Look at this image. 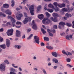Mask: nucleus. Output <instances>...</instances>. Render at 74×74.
Wrapping results in <instances>:
<instances>
[{
    "mask_svg": "<svg viewBox=\"0 0 74 74\" xmlns=\"http://www.w3.org/2000/svg\"><path fill=\"white\" fill-rule=\"evenodd\" d=\"M53 16L54 17V18L52 17H51L50 18V19L53 22H57L58 21V18H57V17L59 16V15L58 14L56 13H53L52 14Z\"/></svg>",
    "mask_w": 74,
    "mask_h": 74,
    "instance_id": "1",
    "label": "nucleus"
},
{
    "mask_svg": "<svg viewBox=\"0 0 74 74\" xmlns=\"http://www.w3.org/2000/svg\"><path fill=\"white\" fill-rule=\"evenodd\" d=\"M8 19H11V22H12V26L13 27L15 26V22H16V21L15 20L14 18L12 16H8Z\"/></svg>",
    "mask_w": 74,
    "mask_h": 74,
    "instance_id": "2",
    "label": "nucleus"
},
{
    "mask_svg": "<svg viewBox=\"0 0 74 74\" xmlns=\"http://www.w3.org/2000/svg\"><path fill=\"white\" fill-rule=\"evenodd\" d=\"M42 23L43 24L45 25H48L50 23H51V21L49 19H48V18H45L42 21Z\"/></svg>",
    "mask_w": 74,
    "mask_h": 74,
    "instance_id": "3",
    "label": "nucleus"
},
{
    "mask_svg": "<svg viewBox=\"0 0 74 74\" xmlns=\"http://www.w3.org/2000/svg\"><path fill=\"white\" fill-rule=\"evenodd\" d=\"M34 5H31L29 8V10L31 15H34Z\"/></svg>",
    "mask_w": 74,
    "mask_h": 74,
    "instance_id": "4",
    "label": "nucleus"
},
{
    "mask_svg": "<svg viewBox=\"0 0 74 74\" xmlns=\"http://www.w3.org/2000/svg\"><path fill=\"white\" fill-rule=\"evenodd\" d=\"M58 27L59 29H63L64 25H66V23L64 22H61L59 24Z\"/></svg>",
    "mask_w": 74,
    "mask_h": 74,
    "instance_id": "5",
    "label": "nucleus"
},
{
    "mask_svg": "<svg viewBox=\"0 0 74 74\" xmlns=\"http://www.w3.org/2000/svg\"><path fill=\"white\" fill-rule=\"evenodd\" d=\"M13 32H14V29H8L7 32L6 33L8 36H12L13 34Z\"/></svg>",
    "mask_w": 74,
    "mask_h": 74,
    "instance_id": "6",
    "label": "nucleus"
},
{
    "mask_svg": "<svg viewBox=\"0 0 74 74\" xmlns=\"http://www.w3.org/2000/svg\"><path fill=\"white\" fill-rule=\"evenodd\" d=\"M31 20V17H27L25 18V20L23 21V23L24 24H26L28 22H30Z\"/></svg>",
    "mask_w": 74,
    "mask_h": 74,
    "instance_id": "7",
    "label": "nucleus"
},
{
    "mask_svg": "<svg viewBox=\"0 0 74 74\" xmlns=\"http://www.w3.org/2000/svg\"><path fill=\"white\" fill-rule=\"evenodd\" d=\"M73 10V8H68V9L66 8H63L62 9V11L64 12H71Z\"/></svg>",
    "mask_w": 74,
    "mask_h": 74,
    "instance_id": "8",
    "label": "nucleus"
},
{
    "mask_svg": "<svg viewBox=\"0 0 74 74\" xmlns=\"http://www.w3.org/2000/svg\"><path fill=\"white\" fill-rule=\"evenodd\" d=\"M32 25L33 26L32 28L34 30H36L37 29L36 24L34 22V20L33 21L32 23Z\"/></svg>",
    "mask_w": 74,
    "mask_h": 74,
    "instance_id": "9",
    "label": "nucleus"
},
{
    "mask_svg": "<svg viewBox=\"0 0 74 74\" xmlns=\"http://www.w3.org/2000/svg\"><path fill=\"white\" fill-rule=\"evenodd\" d=\"M34 39L36 42V43L39 44H40V40H39V38L37 36H34Z\"/></svg>",
    "mask_w": 74,
    "mask_h": 74,
    "instance_id": "10",
    "label": "nucleus"
},
{
    "mask_svg": "<svg viewBox=\"0 0 74 74\" xmlns=\"http://www.w3.org/2000/svg\"><path fill=\"white\" fill-rule=\"evenodd\" d=\"M21 36V32L18 30H16V36L17 37H19Z\"/></svg>",
    "mask_w": 74,
    "mask_h": 74,
    "instance_id": "11",
    "label": "nucleus"
},
{
    "mask_svg": "<svg viewBox=\"0 0 74 74\" xmlns=\"http://www.w3.org/2000/svg\"><path fill=\"white\" fill-rule=\"evenodd\" d=\"M0 70L1 71H3L5 70V65L1 64L0 66Z\"/></svg>",
    "mask_w": 74,
    "mask_h": 74,
    "instance_id": "12",
    "label": "nucleus"
},
{
    "mask_svg": "<svg viewBox=\"0 0 74 74\" xmlns=\"http://www.w3.org/2000/svg\"><path fill=\"white\" fill-rule=\"evenodd\" d=\"M6 44L7 47H9L11 45V43H10V40L8 39H6Z\"/></svg>",
    "mask_w": 74,
    "mask_h": 74,
    "instance_id": "13",
    "label": "nucleus"
},
{
    "mask_svg": "<svg viewBox=\"0 0 74 74\" xmlns=\"http://www.w3.org/2000/svg\"><path fill=\"white\" fill-rule=\"evenodd\" d=\"M22 16H23V15H22V14H19L18 17L17 16H16L17 19H18V20H19V21H20V20H21V18H22Z\"/></svg>",
    "mask_w": 74,
    "mask_h": 74,
    "instance_id": "14",
    "label": "nucleus"
},
{
    "mask_svg": "<svg viewBox=\"0 0 74 74\" xmlns=\"http://www.w3.org/2000/svg\"><path fill=\"white\" fill-rule=\"evenodd\" d=\"M47 31L49 33V35L50 36H51V37H53V34H52L51 32H52V31H51V30L49 29H47Z\"/></svg>",
    "mask_w": 74,
    "mask_h": 74,
    "instance_id": "15",
    "label": "nucleus"
},
{
    "mask_svg": "<svg viewBox=\"0 0 74 74\" xmlns=\"http://www.w3.org/2000/svg\"><path fill=\"white\" fill-rule=\"evenodd\" d=\"M5 13L7 14H8V15H11L12 14V13L10 10L9 9L7 10H5Z\"/></svg>",
    "mask_w": 74,
    "mask_h": 74,
    "instance_id": "16",
    "label": "nucleus"
},
{
    "mask_svg": "<svg viewBox=\"0 0 74 74\" xmlns=\"http://www.w3.org/2000/svg\"><path fill=\"white\" fill-rule=\"evenodd\" d=\"M38 17L40 19H42L44 18V15L42 14H41L38 16Z\"/></svg>",
    "mask_w": 74,
    "mask_h": 74,
    "instance_id": "17",
    "label": "nucleus"
},
{
    "mask_svg": "<svg viewBox=\"0 0 74 74\" xmlns=\"http://www.w3.org/2000/svg\"><path fill=\"white\" fill-rule=\"evenodd\" d=\"M3 7L5 8H8L9 7V5L7 3H5L3 5Z\"/></svg>",
    "mask_w": 74,
    "mask_h": 74,
    "instance_id": "18",
    "label": "nucleus"
},
{
    "mask_svg": "<svg viewBox=\"0 0 74 74\" xmlns=\"http://www.w3.org/2000/svg\"><path fill=\"white\" fill-rule=\"evenodd\" d=\"M0 47L1 48H2V49H5L6 48V45L5 44H3L2 45H0Z\"/></svg>",
    "mask_w": 74,
    "mask_h": 74,
    "instance_id": "19",
    "label": "nucleus"
},
{
    "mask_svg": "<svg viewBox=\"0 0 74 74\" xmlns=\"http://www.w3.org/2000/svg\"><path fill=\"white\" fill-rule=\"evenodd\" d=\"M58 7L60 8H63V7H65V4L62 3L61 5H58Z\"/></svg>",
    "mask_w": 74,
    "mask_h": 74,
    "instance_id": "20",
    "label": "nucleus"
},
{
    "mask_svg": "<svg viewBox=\"0 0 74 74\" xmlns=\"http://www.w3.org/2000/svg\"><path fill=\"white\" fill-rule=\"evenodd\" d=\"M48 7L51 8L53 9L54 8V6H53V5H52L51 3H50L48 5Z\"/></svg>",
    "mask_w": 74,
    "mask_h": 74,
    "instance_id": "21",
    "label": "nucleus"
},
{
    "mask_svg": "<svg viewBox=\"0 0 74 74\" xmlns=\"http://www.w3.org/2000/svg\"><path fill=\"white\" fill-rule=\"evenodd\" d=\"M53 62H55V63H58V60L56 59V58H53L52 60Z\"/></svg>",
    "mask_w": 74,
    "mask_h": 74,
    "instance_id": "22",
    "label": "nucleus"
},
{
    "mask_svg": "<svg viewBox=\"0 0 74 74\" xmlns=\"http://www.w3.org/2000/svg\"><path fill=\"white\" fill-rule=\"evenodd\" d=\"M41 5H40L37 7V12H38L41 10Z\"/></svg>",
    "mask_w": 74,
    "mask_h": 74,
    "instance_id": "23",
    "label": "nucleus"
},
{
    "mask_svg": "<svg viewBox=\"0 0 74 74\" xmlns=\"http://www.w3.org/2000/svg\"><path fill=\"white\" fill-rule=\"evenodd\" d=\"M52 55L53 56H54L55 57H56L57 56V53L56 52H52Z\"/></svg>",
    "mask_w": 74,
    "mask_h": 74,
    "instance_id": "24",
    "label": "nucleus"
},
{
    "mask_svg": "<svg viewBox=\"0 0 74 74\" xmlns=\"http://www.w3.org/2000/svg\"><path fill=\"white\" fill-rule=\"evenodd\" d=\"M46 48L48 49H50L51 50H52V49H53V47L51 46H47Z\"/></svg>",
    "mask_w": 74,
    "mask_h": 74,
    "instance_id": "25",
    "label": "nucleus"
},
{
    "mask_svg": "<svg viewBox=\"0 0 74 74\" xmlns=\"http://www.w3.org/2000/svg\"><path fill=\"white\" fill-rule=\"evenodd\" d=\"M44 41H48L49 40V38L47 37H44Z\"/></svg>",
    "mask_w": 74,
    "mask_h": 74,
    "instance_id": "26",
    "label": "nucleus"
},
{
    "mask_svg": "<svg viewBox=\"0 0 74 74\" xmlns=\"http://www.w3.org/2000/svg\"><path fill=\"white\" fill-rule=\"evenodd\" d=\"M65 16H66L67 17V18H69V17H71V14H69L68 13H66L65 14Z\"/></svg>",
    "mask_w": 74,
    "mask_h": 74,
    "instance_id": "27",
    "label": "nucleus"
},
{
    "mask_svg": "<svg viewBox=\"0 0 74 74\" xmlns=\"http://www.w3.org/2000/svg\"><path fill=\"white\" fill-rule=\"evenodd\" d=\"M11 3H12V4H11L12 7H14V4L15 3V1L14 0H12L11 1Z\"/></svg>",
    "mask_w": 74,
    "mask_h": 74,
    "instance_id": "28",
    "label": "nucleus"
},
{
    "mask_svg": "<svg viewBox=\"0 0 74 74\" xmlns=\"http://www.w3.org/2000/svg\"><path fill=\"white\" fill-rule=\"evenodd\" d=\"M0 15L1 17V16H4V17H5V16H6V15H5V14L1 12H0Z\"/></svg>",
    "mask_w": 74,
    "mask_h": 74,
    "instance_id": "29",
    "label": "nucleus"
},
{
    "mask_svg": "<svg viewBox=\"0 0 74 74\" xmlns=\"http://www.w3.org/2000/svg\"><path fill=\"white\" fill-rule=\"evenodd\" d=\"M45 14H46V16L47 18H49V16H51L50 14H49V13L48 12H46L45 13Z\"/></svg>",
    "mask_w": 74,
    "mask_h": 74,
    "instance_id": "30",
    "label": "nucleus"
},
{
    "mask_svg": "<svg viewBox=\"0 0 74 74\" xmlns=\"http://www.w3.org/2000/svg\"><path fill=\"white\" fill-rule=\"evenodd\" d=\"M41 32L43 33V34L46 33V31L44 30L43 28H41Z\"/></svg>",
    "mask_w": 74,
    "mask_h": 74,
    "instance_id": "31",
    "label": "nucleus"
},
{
    "mask_svg": "<svg viewBox=\"0 0 74 74\" xmlns=\"http://www.w3.org/2000/svg\"><path fill=\"white\" fill-rule=\"evenodd\" d=\"M53 5L55 6V7H57L58 6L59 7V4H58L57 2H54L53 3Z\"/></svg>",
    "mask_w": 74,
    "mask_h": 74,
    "instance_id": "32",
    "label": "nucleus"
},
{
    "mask_svg": "<svg viewBox=\"0 0 74 74\" xmlns=\"http://www.w3.org/2000/svg\"><path fill=\"white\" fill-rule=\"evenodd\" d=\"M47 11H48V12H53V10L52 9H48L47 10Z\"/></svg>",
    "mask_w": 74,
    "mask_h": 74,
    "instance_id": "33",
    "label": "nucleus"
},
{
    "mask_svg": "<svg viewBox=\"0 0 74 74\" xmlns=\"http://www.w3.org/2000/svg\"><path fill=\"white\" fill-rule=\"evenodd\" d=\"M15 48H18V49H19V48H21V46H19L18 45H16L15 46Z\"/></svg>",
    "mask_w": 74,
    "mask_h": 74,
    "instance_id": "34",
    "label": "nucleus"
},
{
    "mask_svg": "<svg viewBox=\"0 0 74 74\" xmlns=\"http://www.w3.org/2000/svg\"><path fill=\"white\" fill-rule=\"evenodd\" d=\"M33 36V34H31L29 36V37L27 38V40H30L31 38H32V37Z\"/></svg>",
    "mask_w": 74,
    "mask_h": 74,
    "instance_id": "35",
    "label": "nucleus"
},
{
    "mask_svg": "<svg viewBox=\"0 0 74 74\" xmlns=\"http://www.w3.org/2000/svg\"><path fill=\"white\" fill-rule=\"evenodd\" d=\"M60 15H64V11L62 10L60 12Z\"/></svg>",
    "mask_w": 74,
    "mask_h": 74,
    "instance_id": "36",
    "label": "nucleus"
},
{
    "mask_svg": "<svg viewBox=\"0 0 74 74\" xmlns=\"http://www.w3.org/2000/svg\"><path fill=\"white\" fill-rule=\"evenodd\" d=\"M66 25L68 27H71V24L70 23H67L66 24Z\"/></svg>",
    "mask_w": 74,
    "mask_h": 74,
    "instance_id": "37",
    "label": "nucleus"
},
{
    "mask_svg": "<svg viewBox=\"0 0 74 74\" xmlns=\"http://www.w3.org/2000/svg\"><path fill=\"white\" fill-rule=\"evenodd\" d=\"M62 52L63 54H64V55H68L67 54V53L66 52H65V51L64 50H63L62 51Z\"/></svg>",
    "mask_w": 74,
    "mask_h": 74,
    "instance_id": "38",
    "label": "nucleus"
},
{
    "mask_svg": "<svg viewBox=\"0 0 74 74\" xmlns=\"http://www.w3.org/2000/svg\"><path fill=\"white\" fill-rule=\"evenodd\" d=\"M16 25H22V23L21 22H19V21H17L16 22Z\"/></svg>",
    "mask_w": 74,
    "mask_h": 74,
    "instance_id": "39",
    "label": "nucleus"
},
{
    "mask_svg": "<svg viewBox=\"0 0 74 74\" xmlns=\"http://www.w3.org/2000/svg\"><path fill=\"white\" fill-rule=\"evenodd\" d=\"M66 61L67 62H70L71 61V59H70V58H67L66 59Z\"/></svg>",
    "mask_w": 74,
    "mask_h": 74,
    "instance_id": "40",
    "label": "nucleus"
},
{
    "mask_svg": "<svg viewBox=\"0 0 74 74\" xmlns=\"http://www.w3.org/2000/svg\"><path fill=\"white\" fill-rule=\"evenodd\" d=\"M64 2H66V3L69 4V1L67 0H62Z\"/></svg>",
    "mask_w": 74,
    "mask_h": 74,
    "instance_id": "41",
    "label": "nucleus"
},
{
    "mask_svg": "<svg viewBox=\"0 0 74 74\" xmlns=\"http://www.w3.org/2000/svg\"><path fill=\"white\" fill-rule=\"evenodd\" d=\"M55 10L57 12L58 11H59V8L57 7H56V8H55Z\"/></svg>",
    "mask_w": 74,
    "mask_h": 74,
    "instance_id": "42",
    "label": "nucleus"
},
{
    "mask_svg": "<svg viewBox=\"0 0 74 74\" xmlns=\"http://www.w3.org/2000/svg\"><path fill=\"white\" fill-rule=\"evenodd\" d=\"M3 38H2L1 36H0V42H3Z\"/></svg>",
    "mask_w": 74,
    "mask_h": 74,
    "instance_id": "43",
    "label": "nucleus"
},
{
    "mask_svg": "<svg viewBox=\"0 0 74 74\" xmlns=\"http://www.w3.org/2000/svg\"><path fill=\"white\" fill-rule=\"evenodd\" d=\"M40 45L42 47H44L45 45V44L43 42H42L40 44Z\"/></svg>",
    "mask_w": 74,
    "mask_h": 74,
    "instance_id": "44",
    "label": "nucleus"
},
{
    "mask_svg": "<svg viewBox=\"0 0 74 74\" xmlns=\"http://www.w3.org/2000/svg\"><path fill=\"white\" fill-rule=\"evenodd\" d=\"M66 39L68 40H70V38H69V36L67 35L66 36Z\"/></svg>",
    "mask_w": 74,
    "mask_h": 74,
    "instance_id": "45",
    "label": "nucleus"
},
{
    "mask_svg": "<svg viewBox=\"0 0 74 74\" xmlns=\"http://www.w3.org/2000/svg\"><path fill=\"white\" fill-rule=\"evenodd\" d=\"M24 14L25 17H27H27H27V14L25 12H24Z\"/></svg>",
    "mask_w": 74,
    "mask_h": 74,
    "instance_id": "46",
    "label": "nucleus"
},
{
    "mask_svg": "<svg viewBox=\"0 0 74 74\" xmlns=\"http://www.w3.org/2000/svg\"><path fill=\"white\" fill-rule=\"evenodd\" d=\"M4 62L5 63H7V64H9L10 63L7 60H5Z\"/></svg>",
    "mask_w": 74,
    "mask_h": 74,
    "instance_id": "47",
    "label": "nucleus"
},
{
    "mask_svg": "<svg viewBox=\"0 0 74 74\" xmlns=\"http://www.w3.org/2000/svg\"><path fill=\"white\" fill-rule=\"evenodd\" d=\"M48 6L47 4H46L44 6V9L45 10H47V7Z\"/></svg>",
    "mask_w": 74,
    "mask_h": 74,
    "instance_id": "48",
    "label": "nucleus"
},
{
    "mask_svg": "<svg viewBox=\"0 0 74 74\" xmlns=\"http://www.w3.org/2000/svg\"><path fill=\"white\" fill-rule=\"evenodd\" d=\"M64 34H65V33L63 32L62 33H61L60 34V35L61 36H64Z\"/></svg>",
    "mask_w": 74,
    "mask_h": 74,
    "instance_id": "49",
    "label": "nucleus"
},
{
    "mask_svg": "<svg viewBox=\"0 0 74 74\" xmlns=\"http://www.w3.org/2000/svg\"><path fill=\"white\" fill-rule=\"evenodd\" d=\"M53 27L55 29H58V27L57 26V25H54L53 26Z\"/></svg>",
    "mask_w": 74,
    "mask_h": 74,
    "instance_id": "50",
    "label": "nucleus"
},
{
    "mask_svg": "<svg viewBox=\"0 0 74 74\" xmlns=\"http://www.w3.org/2000/svg\"><path fill=\"white\" fill-rule=\"evenodd\" d=\"M4 31V29H3V28H1L0 29V32H3Z\"/></svg>",
    "mask_w": 74,
    "mask_h": 74,
    "instance_id": "51",
    "label": "nucleus"
},
{
    "mask_svg": "<svg viewBox=\"0 0 74 74\" xmlns=\"http://www.w3.org/2000/svg\"><path fill=\"white\" fill-rule=\"evenodd\" d=\"M44 74H47V72H46V71H45V69H43L42 70Z\"/></svg>",
    "mask_w": 74,
    "mask_h": 74,
    "instance_id": "52",
    "label": "nucleus"
},
{
    "mask_svg": "<svg viewBox=\"0 0 74 74\" xmlns=\"http://www.w3.org/2000/svg\"><path fill=\"white\" fill-rule=\"evenodd\" d=\"M31 31V29H28L27 31V33H29V32H30Z\"/></svg>",
    "mask_w": 74,
    "mask_h": 74,
    "instance_id": "53",
    "label": "nucleus"
},
{
    "mask_svg": "<svg viewBox=\"0 0 74 74\" xmlns=\"http://www.w3.org/2000/svg\"><path fill=\"white\" fill-rule=\"evenodd\" d=\"M67 66L68 67H73L72 66L69 64H67Z\"/></svg>",
    "mask_w": 74,
    "mask_h": 74,
    "instance_id": "54",
    "label": "nucleus"
},
{
    "mask_svg": "<svg viewBox=\"0 0 74 74\" xmlns=\"http://www.w3.org/2000/svg\"><path fill=\"white\" fill-rule=\"evenodd\" d=\"M11 25V24L9 22L7 23L6 24V26H8V25Z\"/></svg>",
    "mask_w": 74,
    "mask_h": 74,
    "instance_id": "55",
    "label": "nucleus"
},
{
    "mask_svg": "<svg viewBox=\"0 0 74 74\" xmlns=\"http://www.w3.org/2000/svg\"><path fill=\"white\" fill-rule=\"evenodd\" d=\"M68 54L69 55V56H71V55H72V54L70 52H68Z\"/></svg>",
    "mask_w": 74,
    "mask_h": 74,
    "instance_id": "56",
    "label": "nucleus"
},
{
    "mask_svg": "<svg viewBox=\"0 0 74 74\" xmlns=\"http://www.w3.org/2000/svg\"><path fill=\"white\" fill-rule=\"evenodd\" d=\"M10 74H16V73L14 72H10Z\"/></svg>",
    "mask_w": 74,
    "mask_h": 74,
    "instance_id": "57",
    "label": "nucleus"
},
{
    "mask_svg": "<svg viewBox=\"0 0 74 74\" xmlns=\"http://www.w3.org/2000/svg\"><path fill=\"white\" fill-rule=\"evenodd\" d=\"M72 23L73 24V26H72V27L74 29V21H73Z\"/></svg>",
    "mask_w": 74,
    "mask_h": 74,
    "instance_id": "58",
    "label": "nucleus"
},
{
    "mask_svg": "<svg viewBox=\"0 0 74 74\" xmlns=\"http://www.w3.org/2000/svg\"><path fill=\"white\" fill-rule=\"evenodd\" d=\"M69 38H73V35H71L69 36Z\"/></svg>",
    "mask_w": 74,
    "mask_h": 74,
    "instance_id": "59",
    "label": "nucleus"
},
{
    "mask_svg": "<svg viewBox=\"0 0 74 74\" xmlns=\"http://www.w3.org/2000/svg\"><path fill=\"white\" fill-rule=\"evenodd\" d=\"M25 35H24L22 36V38H23V39H24V38H25Z\"/></svg>",
    "mask_w": 74,
    "mask_h": 74,
    "instance_id": "60",
    "label": "nucleus"
},
{
    "mask_svg": "<svg viewBox=\"0 0 74 74\" xmlns=\"http://www.w3.org/2000/svg\"><path fill=\"white\" fill-rule=\"evenodd\" d=\"M64 19H65V20H67V17L65 16L64 17Z\"/></svg>",
    "mask_w": 74,
    "mask_h": 74,
    "instance_id": "61",
    "label": "nucleus"
},
{
    "mask_svg": "<svg viewBox=\"0 0 74 74\" xmlns=\"http://www.w3.org/2000/svg\"><path fill=\"white\" fill-rule=\"evenodd\" d=\"M20 27H21V25L19 26H16V28H20Z\"/></svg>",
    "mask_w": 74,
    "mask_h": 74,
    "instance_id": "62",
    "label": "nucleus"
},
{
    "mask_svg": "<svg viewBox=\"0 0 74 74\" xmlns=\"http://www.w3.org/2000/svg\"><path fill=\"white\" fill-rule=\"evenodd\" d=\"M16 10L17 11H19V10H20V8H16Z\"/></svg>",
    "mask_w": 74,
    "mask_h": 74,
    "instance_id": "63",
    "label": "nucleus"
},
{
    "mask_svg": "<svg viewBox=\"0 0 74 74\" xmlns=\"http://www.w3.org/2000/svg\"><path fill=\"white\" fill-rule=\"evenodd\" d=\"M19 70L21 71H22V69L21 67L19 68Z\"/></svg>",
    "mask_w": 74,
    "mask_h": 74,
    "instance_id": "64",
    "label": "nucleus"
}]
</instances>
